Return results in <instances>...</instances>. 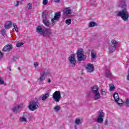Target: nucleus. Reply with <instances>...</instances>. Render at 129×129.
Here are the masks:
<instances>
[{
    "label": "nucleus",
    "mask_w": 129,
    "mask_h": 129,
    "mask_svg": "<svg viewBox=\"0 0 129 129\" xmlns=\"http://www.w3.org/2000/svg\"><path fill=\"white\" fill-rule=\"evenodd\" d=\"M46 14H48V11H45L42 13L43 23L46 27H52L56 25V23L60 20L61 18V12H57L54 14L53 18L51 20V23L49 22V20L46 17Z\"/></svg>",
    "instance_id": "f257e3e1"
},
{
    "label": "nucleus",
    "mask_w": 129,
    "mask_h": 129,
    "mask_svg": "<svg viewBox=\"0 0 129 129\" xmlns=\"http://www.w3.org/2000/svg\"><path fill=\"white\" fill-rule=\"evenodd\" d=\"M116 15L117 17H120L122 20L124 22H127L129 15L128 12H127V11L126 10V8H123L122 11L116 12Z\"/></svg>",
    "instance_id": "f03ea898"
},
{
    "label": "nucleus",
    "mask_w": 129,
    "mask_h": 129,
    "mask_svg": "<svg viewBox=\"0 0 129 129\" xmlns=\"http://www.w3.org/2000/svg\"><path fill=\"white\" fill-rule=\"evenodd\" d=\"M91 90L95 100H99V99L101 98V96L99 93V88H98V86H93L91 87Z\"/></svg>",
    "instance_id": "7ed1b4c3"
},
{
    "label": "nucleus",
    "mask_w": 129,
    "mask_h": 129,
    "mask_svg": "<svg viewBox=\"0 0 129 129\" xmlns=\"http://www.w3.org/2000/svg\"><path fill=\"white\" fill-rule=\"evenodd\" d=\"M32 116L28 112H25L23 115L20 117L19 120L20 122H28V120H31Z\"/></svg>",
    "instance_id": "20e7f679"
},
{
    "label": "nucleus",
    "mask_w": 129,
    "mask_h": 129,
    "mask_svg": "<svg viewBox=\"0 0 129 129\" xmlns=\"http://www.w3.org/2000/svg\"><path fill=\"white\" fill-rule=\"evenodd\" d=\"M39 102L38 101H31L29 103V105L28 106V108L31 111H34V110H36L38 107H39Z\"/></svg>",
    "instance_id": "39448f33"
},
{
    "label": "nucleus",
    "mask_w": 129,
    "mask_h": 129,
    "mask_svg": "<svg viewBox=\"0 0 129 129\" xmlns=\"http://www.w3.org/2000/svg\"><path fill=\"white\" fill-rule=\"evenodd\" d=\"M116 41L114 40H112L111 43L109 44V52L110 54L113 53L115 49H116Z\"/></svg>",
    "instance_id": "423d86ee"
},
{
    "label": "nucleus",
    "mask_w": 129,
    "mask_h": 129,
    "mask_svg": "<svg viewBox=\"0 0 129 129\" xmlns=\"http://www.w3.org/2000/svg\"><path fill=\"white\" fill-rule=\"evenodd\" d=\"M52 98L55 102L58 103L61 98V92L56 91L52 94Z\"/></svg>",
    "instance_id": "0eeeda50"
},
{
    "label": "nucleus",
    "mask_w": 129,
    "mask_h": 129,
    "mask_svg": "<svg viewBox=\"0 0 129 129\" xmlns=\"http://www.w3.org/2000/svg\"><path fill=\"white\" fill-rule=\"evenodd\" d=\"M78 61L80 62L85 59V55L83 54V50L81 48L79 49L77 53Z\"/></svg>",
    "instance_id": "6e6552de"
},
{
    "label": "nucleus",
    "mask_w": 129,
    "mask_h": 129,
    "mask_svg": "<svg viewBox=\"0 0 129 129\" xmlns=\"http://www.w3.org/2000/svg\"><path fill=\"white\" fill-rule=\"evenodd\" d=\"M69 62L70 65L72 67H74L76 64V59H75V55L71 54L69 57Z\"/></svg>",
    "instance_id": "1a4fd4ad"
},
{
    "label": "nucleus",
    "mask_w": 129,
    "mask_h": 129,
    "mask_svg": "<svg viewBox=\"0 0 129 129\" xmlns=\"http://www.w3.org/2000/svg\"><path fill=\"white\" fill-rule=\"evenodd\" d=\"M24 105L23 104H20L19 105H17V106L13 107L12 108V110L13 112H15V113H19L20 112L21 109L22 108H23L24 107Z\"/></svg>",
    "instance_id": "9d476101"
},
{
    "label": "nucleus",
    "mask_w": 129,
    "mask_h": 129,
    "mask_svg": "<svg viewBox=\"0 0 129 129\" xmlns=\"http://www.w3.org/2000/svg\"><path fill=\"white\" fill-rule=\"evenodd\" d=\"M63 14L67 17H71L72 16V10L71 8H65L63 9Z\"/></svg>",
    "instance_id": "9b49d317"
},
{
    "label": "nucleus",
    "mask_w": 129,
    "mask_h": 129,
    "mask_svg": "<svg viewBox=\"0 0 129 129\" xmlns=\"http://www.w3.org/2000/svg\"><path fill=\"white\" fill-rule=\"evenodd\" d=\"M53 35V32H52V30L50 28H46L44 30L43 32V36L46 38L50 37Z\"/></svg>",
    "instance_id": "f8f14e48"
},
{
    "label": "nucleus",
    "mask_w": 129,
    "mask_h": 129,
    "mask_svg": "<svg viewBox=\"0 0 129 129\" xmlns=\"http://www.w3.org/2000/svg\"><path fill=\"white\" fill-rule=\"evenodd\" d=\"M85 68L87 72H89V73H91V72H93V71H94V67L92 63H88L86 66Z\"/></svg>",
    "instance_id": "ddd939ff"
},
{
    "label": "nucleus",
    "mask_w": 129,
    "mask_h": 129,
    "mask_svg": "<svg viewBox=\"0 0 129 129\" xmlns=\"http://www.w3.org/2000/svg\"><path fill=\"white\" fill-rule=\"evenodd\" d=\"M49 96H50V94H49V93L42 94L39 96L38 100H42L43 101H45V100H46V99H47L48 98H49Z\"/></svg>",
    "instance_id": "4468645a"
},
{
    "label": "nucleus",
    "mask_w": 129,
    "mask_h": 129,
    "mask_svg": "<svg viewBox=\"0 0 129 129\" xmlns=\"http://www.w3.org/2000/svg\"><path fill=\"white\" fill-rule=\"evenodd\" d=\"M12 49H13V45L7 44L4 47L3 49V51H4V52H10V51H12Z\"/></svg>",
    "instance_id": "2eb2a0df"
},
{
    "label": "nucleus",
    "mask_w": 129,
    "mask_h": 129,
    "mask_svg": "<svg viewBox=\"0 0 129 129\" xmlns=\"http://www.w3.org/2000/svg\"><path fill=\"white\" fill-rule=\"evenodd\" d=\"M97 56L96 55V51L93 50L91 52V60L95 61L96 59Z\"/></svg>",
    "instance_id": "dca6fc26"
},
{
    "label": "nucleus",
    "mask_w": 129,
    "mask_h": 129,
    "mask_svg": "<svg viewBox=\"0 0 129 129\" xmlns=\"http://www.w3.org/2000/svg\"><path fill=\"white\" fill-rule=\"evenodd\" d=\"M45 30H43L42 27L38 26L36 27V32L39 34V35H44V32Z\"/></svg>",
    "instance_id": "f3484780"
},
{
    "label": "nucleus",
    "mask_w": 129,
    "mask_h": 129,
    "mask_svg": "<svg viewBox=\"0 0 129 129\" xmlns=\"http://www.w3.org/2000/svg\"><path fill=\"white\" fill-rule=\"evenodd\" d=\"M118 7L119 8H123V9H125V7H126V3H125V1L122 0L119 1Z\"/></svg>",
    "instance_id": "a211bd4d"
},
{
    "label": "nucleus",
    "mask_w": 129,
    "mask_h": 129,
    "mask_svg": "<svg viewBox=\"0 0 129 129\" xmlns=\"http://www.w3.org/2000/svg\"><path fill=\"white\" fill-rule=\"evenodd\" d=\"M13 26V22L12 21H8L6 23L4 27L6 30H9L10 28H12Z\"/></svg>",
    "instance_id": "6ab92c4d"
},
{
    "label": "nucleus",
    "mask_w": 129,
    "mask_h": 129,
    "mask_svg": "<svg viewBox=\"0 0 129 129\" xmlns=\"http://www.w3.org/2000/svg\"><path fill=\"white\" fill-rule=\"evenodd\" d=\"M97 26V23L94 21H91L89 23L88 27L89 28H93Z\"/></svg>",
    "instance_id": "aec40b11"
},
{
    "label": "nucleus",
    "mask_w": 129,
    "mask_h": 129,
    "mask_svg": "<svg viewBox=\"0 0 129 129\" xmlns=\"http://www.w3.org/2000/svg\"><path fill=\"white\" fill-rule=\"evenodd\" d=\"M75 122L76 125H79V124H81L82 123V119L80 118H77Z\"/></svg>",
    "instance_id": "412c9836"
},
{
    "label": "nucleus",
    "mask_w": 129,
    "mask_h": 129,
    "mask_svg": "<svg viewBox=\"0 0 129 129\" xmlns=\"http://www.w3.org/2000/svg\"><path fill=\"white\" fill-rule=\"evenodd\" d=\"M45 79H46V76L42 73L40 75V77L38 79V80H39L40 82H43V81H44V80H45Z\"/></svg>",
    "instance_id": "4be33fe9"
},
{
    "label": "nucleus",
    "mask_w": 129,
    "mask_h": 129,
    "mask_svg": "<svg viewBox=\"0 0 129 129\" xmlns=\"http://www.w3.org/2000/svg\"><path fill=\"white\" fill-rule=\"evenodd\" d=\"M53 109L55 112H58V111H60L61 108L60 107V106L56 105L53 108Z\"/></svg>",
    "instance_id": "5701e85b"
},
{
    "label": "nucleus",
    "mask_w": 129,
    "mask_h": 129,
    "mask_svg": "<svg viewBox=\"0 0 129 129\" xmlns=\"http://www.w3.org/2000/svg\"><path fill=\"white\" fill-rule=\"evenodd\" d=\"M115 102H116V103H117V104H118V105H119V106H121V105H122V104H123V101H122V100H121V99H118L117 100H116V101H115Z\"/></svg>",
    "instance_id": "b1692460"
},
{
    "label": "nucleus",
    "mask_w": 129,
    "mask_h": 129,
    "mask_svg": "<svg viewBox=\"0 0 129 129\" xmlns=\"http://www.w3.org/2000/svg\"><path fill=\"white\" fill-rule=\"evenodd\" d=\"M98 117H104V113L102 110H100L98 112Z\"/></svg>",
    "instance_id": "393cba45"
},
{
    "label": "nucleus",
    "mask_w": 129,
    "mask_h": 129,
    "mask_svg": "<svg viewBox=\"0 0 129 129\" xmlns=\"http://www.w3.org/2000/svg\"><path fill=\"white\" fill-rule=\"evenodd\" d=\"M113 97L115 101L117 100V99H119V97L118 96V94L117 93H115V92L114 93Z\"/></svg>",
    "instance_id": "a878e982"
},
{
    "label": "nucleus",
    "mask_w": 129,
    "mask_h": 129,
    "mask_svg": "<svg viewBox=\"0 0 129 129\" xmlns=\"http://www.w3.org/2000/svg\"><path fill=\"white\" fill-rule=\"evenodd\" d=\"M45 76H48L49 75H51V72L49 70H45L43 73H42Z\"/></svg>",
    "instance_id": "bb28decb"
},
{
    "label": "nucleus",
    "mask_w": 129,
    "mask_h": 129,
    "mask_svg": "<svg viewBox=\"0 0 129 129\" xmlns=\"http://www.w3.org/2000/svg\"><path fill=\"white\" fill-rule=\"evenodd\" d=\"M97 121L99 123H101V122H102V121H103V117H98L97 118Z\"/></svg>",
    "instance_id": "cd10ccee"
},
{
    "label": "nucleus",
    "mask_w": 129,
    "mask_h": 129,
    "mask_svg": "<svg viewBox=\"0 0 129 129\" xmlns=\"http://www.w3.org/2000/svg\"><path fill=\"white\" fill-rule=\"evenodd\" d=\"M13 27L16 33H18V32H19V28H18V25H17V24L13 23Z\"/></svg>",
    "instance_id": "c85d7f7f"
},
{
    "label": "nucleus",
    "mask_w": 129,
    "mask_h": 129,
    "mask_svg": "<svg viewBox=\"0 0 129 129\" xmlns=\"http://www.w3.org/2000/svg\"><path fill=\"white\" fill-rule=\"evenodd\" d=\"M3 84H4L5 85H7V84L5 83V82L4 81V79H3V78L0 77V85H3Z\"/></svg>",
    "instance_id": "c756f323"
},
{
    "label": "nucleus",
    "mask_w": 129,
    "mask_h": 129,
    "mask_svg": "<svg viewBox=\"0 0 129 129\" xmlns=\"http://www.w3.org/2000/svg\"><path fill=\"white\" fill-rule=\"evenodd\" d=\"M113 89H114V85L113 84H111L109 85V90L110 91H113Z\"/></svg>",
    "instance_id": "7c9ffc66"
},
{
    "label": "nucleus",
    "mask_w": 129,
    "mask_h": 129,
    "mask_svg": "<svg viewBox=\"0 0 129 129\" xmlns=\"http://www.w3.org/2000/svg\"><path fill=\"white\" fill-rule=\"evenodd\" d=\"M32 6H33V4L32 3H29L27 4V8L28 9V10H31L32 9Z\"/></svg>",
    "instance_id": "2f4dec72"
},
{
    "label": "nucleus",
    "mask_w": 129,
    "mask_h": 129,
    "mask_svg": "<svg viewBox=\"0 0 129 129\" xmlns=\"http://www.w3.org/2000/svg\"><path fill=\"white\" fill-rule=\"evenodd\" d=\"M110 76V72L109 71L107 70L105 72V76L106 77H108Z\"/></svg>",
    "instance_id": "473e14b6"
},
{
    "label": "nucleus",
    "mask_w": 129,
    "mask_h": 129,
    "mask_svg": "<svg viewBox=\"0 0 129 129\" xmlns=\"http://www.w3.org/2000/svg\"><path fill=\"white\" fill-rule=\"evenodd\" d=\"M101 93L102 95H105L106 94V90L104 89H101Z\"/></svg>",
    "instance_id": "72a5a7b5"
},
{
    "label": "nucleus",
    "mask_w": 129,
    "mask_h": 129,
    "mask_svg": "<svg viewBox=\"0 0 129 129\" xmlns=\"http://www.w3.org/2000/svg\"><path fill=\"white\" fill-rule=\"evenodd\" d=\"M66 24H67V25H70L71 24V19H69L67 20L66 21Z\"/></svg>",
    "instance_id": "f704fd0d"
},
{
    "label": "nucleus",
    "mask_w": 129,
    "mask_h": 129,
    "mask_svg": "<svg viewBox=\"0 0 129 129\" xmlns=\"http://www.w3.org/2000/svg\"><path fill=\"white\" fill-rule=\"evenodd\" d=\"M23 45H24V43H23V42H20V43L18 42L16 46H17V47H21V46H23Z\"/></svg>",
    "instance_id": "c9c22d12"
},
{
    "label": "nucleus",
    "mask_w": 129,
    "mask_h": 129,
    "mask_svg": "<svg viewBox=\"0 0 129 129\" xmlns=\"http://www.w3.org/2000/svg\"><path fill=\"white\" fill-rule=\"evenodd\" d=\"M42 4L44 6L48 5V0H43Z\"/></svg>",
    "instance_id": "e433bc0d"
},
{
    "label": "nucleus",
    "mask_w": 129,
    "mask_h": 129,
    "mask_svg": "<svg viewBox=\"0 0 129 129\" xmlns=\"http://www.w3.org/2000/svg\"><path fill=\"white\" fill-rule=\"evenodd\" d=\"M34 66L35 68H37V67L39 66V63H38L37 62H35L34 63Z\"/></svg>",
    "instance_id": "4c0bfd02"
},
{
    "label": "nucleus",
    "mask_w": 129,
    "mask_h": 129,
    "mask_svg": "<svg viewBox=\"0 0 129 129\" xmlns=\"http://www.w3.org/2000/svg\"><path fill=\"white\" fill-rule=\"evenodd\" d=\"M20 4V2L19 1H16L15 2V7H18Z\"/></svg>",
    "instance_id": "58836bf2"
},
{
    "label": "nucleus",
    "mask_w": 129,
    "mask_h": 129,
    "mask_svg": "<svg viewBox=\"0 0 129 129\" xmlns=\"http://www.w3.org/2000/svg\"><path fill=\"white\" fill-rule=\"evenodd\" d=\"M126 105L129 107V99H127L126 100Z\"/></svg>",
    "instance_id": "ea45409f"
},
{
    "label": "nucleus",
    "mask_w": 129,
    "mask_h": 129,
    "mask_svg": "<svg viewBox=\"0 0 129 129\" xmlns=\"http://www.w3.org/2000/svg\"><path fill=\"white\" fill-rule=\"evenodd\" d=\"M3 56H4V54H3L2 52H0V60L1 59H2V58H3Z\"/></svg>",
    "instance_id": "a19ab883"
},
{
    "label": "nucleus",
    "mask_w": 129,
    "mask_h": 129,
    "mask_svg": "<svg viewBox=\"0 0 129 129\" xmlns=\"http://www.w3.org/2000/svg\"><path fill=\"white\" fill-rule=\"evenodd\" d=\"M2 33L3 35H5L6 34V30L3 29L2 30Z\"/></svg>",
    "instance_id": "79ce46f5"
},
{
    "label": "nucleus",
    "mask_w": 129,
    "mask_h": 129,
    "mask_svg": "<svg viewBox=\"0 0 129 129\" xmlns=\"http://www.w3.org/2000/svg\"><path fill=\"white\" fill-rule=\"evenodd\" d=\"M55 3H60V0H54Z\"/></svg>",
    "instance_id": "37998d69"
},
{
    "label": "nucleus",
    "mask_w": 129,
    "mask_h": 129,
    "mask_svg": "<svg viewBox=\"0 0 129 129\" xmlns=\"http://www.w3.org/2000/svg\"><path fill=\"white\" fill-rule=\"evenodd\" d=\"M48 83H51V79H48Z\"/></svg>",
    "instance_id": "c03bdc74"
},
{
    "label": "nucleus",
    "mask_w": 129,
    "mask_h": 129,
    "mask_svg": "<svg viewBox=\"0 0 129 129\" xmlns=\"http://www.w3.org/2000/svg\"><path fill=\"white\" fill-rule=\"evenodd\" d=\"M107 123H108L107 120H106L105 121V124L106 125H107Z\"/></svg>",
    "instance_id": "a18cd8bd"
},
{
    "label": "nucleus",
    "mask_w": 129,
    "mask_h": 129,
    "mask_svg": "<svg viewBox=\"0 0 129 129\" xmlns=\"http://www.w3.org/2000/svg\"><path fill=\"white\" fill-rule=\"evenodd\" d=\"M127 79L129 81V74L127 76Z\"/></svg>",
    "instance_id": "49530a36"
},
{
    "label": "nucleus",
    "mask_w": 129,
    "mask_h": 129,
    "mask_svg": "<svg viewBox=\"0 0 129 129\" xmlns=\"http://www.w3.org/2000/svg\"><path fill=\"white\" fill-rule=\"evenodd\" d=\"M9 70L10 71H12V68L11 67H9Z\"/></svg>",
    "instance_id": "de8ad7c7"
},
{
    "label": "nucleus",
    "mask_w": 129,
    "mask_h": 129,
    "mask_svg": "<svg viewBox=\"0 0 129 129\" xmlns=\"http://www.w3.org/2000/svg\"><path fill=\"white\" fill-rule=\"evenodd\" d=\"M75 128L77 129V126L76 125H75Z\"/></svg>",
    "instance_id": "09e8293b"
},
{
    "label": "nucleus",
    "mask_w": 129,
    "mask_h": 129,
    "mask_svg": "<svg viewBox=\"0 0 129 129\" xmlns=\"http://www.w3.org/2000/svg\"><path fill=\"white\" fill-rule=\"evenodd\" d=\"M18 70H20V69L19 67H18Z\"/></svg>",
    "instance_id": "8fccbe9b"
},
{
    "label": "nucleus",
    "mask_w": 129,
    "mask_h": 129,
    "mask_svg": "<svg viewBox=\"0 0 129 129\" xmlns=\"http://www.w3.org/2000/svg\"><path fill=\"white\" fill-rule=\"evenodd\" d=\"M22 1H25V0H22Z\"/></svg>",
    "instance_id": "3c124183"
}]
</instances>
